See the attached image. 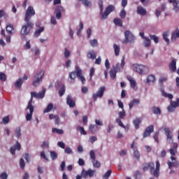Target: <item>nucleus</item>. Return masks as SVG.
<instances>
[{
    "label": "nucleus",
    "mask_w": 179,
    "mask_h": 179,
    "mask_svg": "<svg viewBox=\"0 0 179 179\" xmlns=\"http://www.w3.org/2000/svg\"><path fill=\"white\" fill-rule=\"evenodd\" d=\"M64 152L66 153L67 155H72V153H73L72 149H71V148L69 147H67L64 149Z\"/></svg>",
    "instance_id": "nucleus-57"
},
{
    "label": "nucleus",
    "mask_w": 179,
    "mask_h": 179,
    "mask_svg": "<svg viewBox=\"0 0 179 179\" xmlns=\"http://www.w3.org/2000/svg\"><path fill=\"white\" fill-rule=\"evenodd\" d=\"M50 157L52 160H56L58 158V154L55 151L50 152Z\"/></svg>",
    "instance_id": "nucleus-42"
},
{
    "label": "nucleus",
    "mask_w": 179,
    "mask_h": 179,
    "mask_svg": "<svg viewBox=\"0 0 179 179\" xmlns=\"http://www.w3.org/2000/svg\"><path fill=\"white\" fill-rule=\"evenodd\" d=\"M6 30L8 34H13L15 33V27H13V24H7Z\"/></svg>",
    "instance_id": "nucleus-23"
},
{
    "label": "nucleus",
    "mask_w": 179,
    "mask_h": 179,
    "mask_svg": "<svg viewBox=\"0 0 179 179\" xmlns=\"http://www.w3.org/2000/svg\"><path fill=\"white\" fill-rule=\"evenodd\" d=\"M83 5H85V8H89L90 6H92V2L89 0H80Z\"/></svg>",
    "instance_id": "nucleus-40"
},
{
    "label": "nucleus",
    "mask_w": 179,
    "mask_h": 179,
    "mask_svg": "<svg viewBox=\"0 0 179 179\" xmlns=\"http://www.w3.org/2000/svg\"><path fill=\"white\" fill-rule=\"evenodd\" d=\"M153 131H155V126H153V124L148 126L144 131L143 138H148V136H150V134H152Z\"/></svg>",
    "instance_id": "nucleus-15"
},
{
    "label": "nucleus",
    "mask_w": 179,
    "mask_h": 179,
    "mask_svg": "<svg viewBox=\"0 0 179 179\" xmlns=\"http://www.w3.org/2000/svg\"><path fill=\"white\" fill-rule=\"evenodd\" d=\"M151 110H152L153 114H155L157 115H160V114H162V110L159 107L152 106L151 108Z\"/></svg>",
    "instance_id": "nucleus-29"
},
{
    "label": "nucleus",
    "mask_w": 179,
    "mask_h": 179,
    "mask_svg": "<svg viewBox=\"0 0 179 179\" xmlns=\"http://www.w3.org/2000/svg\"><path fill=\"white\" fill-rule=\"evenodd\" d=\"M133 70L139 75H146L149 73V67L142 64H133Z\"/></svg>",
    "instance_id": "nucleus-4"
},
{
    "label": "nucleus",
    "mask_w": 179,
    "mask_h": 179,
    "mask_svg": "<svg viewBox=\"0 0 179 179\" xmlns=\"http://www.w3.org/2000/svg\"><path fill=\"white\" fill-rule=\"evenodd\" d=\"M90 156L92 160H96V154L94 153V150H92L90 152Z\"/></svg>",
    "instance_id": "nucleus-55"
},
{
    "label": "nucleus",
    "mask_w": 179,
    "mask_h": 179,
    "mask_svg": "<svg viewBox=\"0 0 179 179\" xmlns=\"http://www.w3.org/2000/svg\"><path fill=\"white\" fill-rule=\"evenodd\" d=\"M89 130L90 131L91 134H92V135H94V134L99 131V127H97L96 124H90Z\"/></svg>",
    "instance_id": "nucleus-25"
},
{
    "label": "nucleus",
    "mask_w": 179,
    "mask_h": 179,
    "mask_svg": "<svg viewBox=\"0 0 179 179\" xmlns=\"http://www.w3.org/2000/svg\"><path fill=\"white\" fill-rule=\"evenodd\" d=\"M44 29H45L44 27H41L38 29H36L34 33V37H36V38L38 37H40V35L41 34V33L44 31Z\"/></svg>",
    "instance_id": "nucleus-28"
},
{
    "label": "nucleus",
    "mask_w": 179,
    "mask_h": 179,
    "mask_svg": "<svg viewBox=\"0 0 179 179\" xmlns=\"http://www.w3.org/2000/svg\"><path fill=\"white\" fill-rule=\"evenodd\" d=\"M116 122H117L119 127H121L122 128H124L125 129V128H126L125 125L124 124V123H122V121H121V119L117 118Z\"/></svg>",
    "instance_id": "nucleus-54"
},
{
    "label": "nucleus",
    "mask_w": 179,
    "mask_h": 179,
    "mask_svg": "<svg viewBox=\"0 0 179 179\" xmlns=\"http://www.w3.org/2000/svg\"><path fill=\"white\" fill-rule=\"evenodd\" d=\"M90 43L92 45V47H96L99 44V43L97 42V41L96 39L90 40Z\"/></svg>",
    "instance_id": "nucleus-56"
},
{
    "label": "nucleus",
    "mask_w": 179,
    "mask_h": 179,
    "mask_svg": "<svg viewBox=\"0 0 179 179\" xmlns=\"http://www.w3.org/2000/svg\"><path fill=\"white\" fill-rule=\"evenodd\" d=\"M113 50H114L115 55L116 57H118V55H120V52L121 51V48H120V45L117 44H114Z\"/></svg>",
    "instance_id": "nucleus-30"
},
{
    "label": "nucleus",
    "mask_w": 179,
    "mask_h": 179,
    "mask_svg": "<svg viewBox=\"0 0 179 179\" xmlns=\"http://www.w3.org/2000/svg\"><path fill=\"white\" fill-rule=\"evenodd\" d=\"M115 10V6L113 5H109L105 10V12L103 13V11L101 13L100 19L101 20H106L107 17H108V15L111 12H114Z\"/></svg>",
    "instance_id": "nucleus-6"
},
{
    "label": "nucleus",
    "mask_w": 179,
    "mask_h": 179,
    "mask_svg": "<svg viewBox=\"0 0 179 179\" xmlns=\"http://www.w3.org/2000/svg\"><path fill=\"white\" fill-rule=\"evenodd\" d=\"M113 23H115V24L116 26H119L120 27H122V20L120 18H115L113 20Z\"/></svg>",
    "instance_id": "nucleus-34"
},
{
    "label": "nucleus",
    "mask_w": 179,
    "mask_h": 179,
    "mask_svg": "<svg viewBox=\"0 0 179 179\" xmlns=\"http://www.w3.org/2000/svg\"><path fill=\"white\" fill-rule=\"evenodd\" d=\"M169 169H171V167H178L179 163L178 162H171L168 161Z\"/></svg>",
    "instance_id": "nucleus-36"
},
{
    "label": "nucleus",
    "mask_w": 179,
    "mask_h": 179,
    "mask_svg": "<svg viewBox=\"0 0 179 179\" xmlns=\"http://www.w3.org/2000/svg\"><path fill=\"white\" fill-rule=\"evenodd\" d=\"M64 94H65V85H63L62 87L59 90V97H62Z\"/></svg>",
    "instance_id": "nucleus-47"
},
{
    "label": "nucleus",
    "mask_w": 179,
    "mask_h": 179,
    "mask_svg": "<svg viewBox=\"0 0 179 179\" xmlns=\"http://www.w3.org/2000/svg\"><path fill=\"white\" fill-rule=\"evenodd\" d=\"M125 66V56H123L121 60V64L117 63L115 66H113V69L110 71V77L111 79H115L117 76V73L121 71V68Z\"/></svg>",
    "instance_id": "nucleus-2"
},
{
    "label": "nucleus",
    "mask_w": 179,
    "mask_h": 179,
    "mask_svg": "<svg viewBox=\"0 0 179 179\" xmlns=\"http://www.w3.org/2000/svg\"><path fill=\"white\" fill-rule=\"evenodd\" d=\"M160 173V162L159 161H156V168L155 170L152 172L154 177H159Z\"/></svg>",
    "instance_id": "nucleus-19"
},
{
    "label": "nucleus",
    "mask_w": 179,
    "mask_h": 179,
    "mask_svg": "<svg viewBox=\"0 0 179 179\" xmlns=\"http://www.w3.org/2000/svg\"><path fill=\"white\" fill-rule=\"evenodd\" d=\"M0 178L8 179V174L6 173V172H3L1 174H0Z\"/></svg>",
    "instance_id": "nucleus-63"
},
{
    "label": "nucleus",
    "mask_w": 179,
    "mask_h": 179,
    "mask_svg": "<svg viewBox=\"0 0 179 179\" xmlns=\"http://www.w3.org/2000/svg\"><path fill=\"white\" fill-rule=\"evenodd\" d=\"M33 27H34V24L31 21H25V24L22 25L21 29V34L28 36Z\"/></svg>",
    "instance_id": "nucleus-3"
},
{
    "label": "nucleus",
    "mask_w": 179,
    "mask_h": 179,
    "mask_svg": "<svg viewBox=\"0 0 179 179\" xmlns=\"http://www.w3.org/2000/svg\"><path fill=\"white\" fill-rule=\"evenodd\" d=\"M144 40H145L144 41V46L145 47H150V43H151L150 39L148 37H147V38H145Z\"/></svg>",
    "instance_id": "nucleus-51"
},
{
    "label": "nucleus",
    "mask_w": 179,
    "mask_h": 179,
    "mask_svg": "<svg viewBox=\"0 0 179 179\" xmlns=\"http://www.w3.org/2000/svg\"><path fill=\"white\" fill-rule=\"evenodd\" d=\"M92 164H93L94 167H95V169H99V167L101 166L100 162L96 159H94L92 161Z\"/></svg>",
    "instance_id": "nucleus-43"
},
{
    "label": "nucleus",
    "mask_w": 179,
    "mask_h": 179,
    "mask_svg": "<svg viewBox=\"0 0 179 179\" xmlns=\"http://www.w3.org/2000/svg\"><path fill=\"white\" fill-rule=\"evenodd\" d=\"M96 173V171L92 170V169H89L88 171H85V169H83L82 172H81V176L83 177V178H87V177H90V178H92V177H93V176H94V173Z\"/></svg>",
    "instance_id": "nucleus-12"
},
{
    "label": "nucleus",
    "mask_w": 179,
    "mask_h": 179,
    "mask_svg": "<svg viewBox=\"0 0 179 179\" xmlns=\"http://www.w3.org/2000/svg\"><path fill=\"white\" fill-rule=\"evenodd\" d=\"M162 96L164 97H168V99H170L171 100L173 99V94H167L166 92L164 91H162Z\"/></svg>",
    "instance_id": "nucleus-48"
},
{
    "label": "nucleus",
    "mask_w": 179,
    "mask_h": 179,
    "mask_svg": "<svg viewBox=\"0 0 179 179\" xmlns=\"http://www.w3.org/2000/svg\"><path fill=\"white\" fill-rule=\"evenodd\" d=\"M173 10H175V12H179V1H177L176 2H174V3H173Z\"/></svg>",
    "instance_id": "nucleus-49"
},
{
    "label": "nucleus",
    "mask_w": 179,
    "mask_h": 179,
    "mask_svg": "<svg viewBox=\"0 0 179 179\" xmlns=\"http://www.w3.org/2000/svg\"><path fill=\"white\" fill-rule=\"evenodd\" d=\"M125 40L124 43H132L135 41V36L129 31L124 32Z\"/></svg>",
    "instance_id": "nucleus-13"
},
{
    "label": "nucleus",
    "mask_w": 179,
    "mask_h": 179,
    "mask_svg": "<svg viewBox=\"0 0 179 179\" xmlns=\"http://www.w3.org/2000/svg\"><path fill=\"white\" fill-rule=\"evenodd\" d=\"M166 81H167V77L166 76H162L159 79V83H163V82H166Z\"/></svg>",
    "instance_id": "nucleus-64"
},
{
    "label": "nucleus",
    "mask_w": 179,
    "mask_h": 179,
    "mask_svg": "<svg viewBox=\"0 0 179 179\" xmlns=\"http://www.w3.org/2000/svg\"><path fill=\"white\" fill-rule=\"evenodd\" d=\"M143 170L144 171H148V170H150V173L153 174V170H155V163L150 162L144 164L143 165Z\"/></svg>",
    "instance_id": "nucleus-14"
},
{
    "label": "nucleus",
    "mask_w": 179,
    "mask_h": 179,
    "mask_svg": "<svg viewBox=\"0 0 179 179\" xmlns=\"http://www.w3.org/2000/svg\"><path fill=\"white\" fill-rule=\"evenodd\" d=\"M34 15H36L34 8H33L32 6H29L25 13L24 22H30V20L31 19V16H34Z\"/></svg>",
    "instance_id": "nucleus-9"
},
{
    "label": "nucleus",
    "mask_w": 179,
    "mask_h": 179,
    "mask_svg": "<svg viewBox=\"0 0 179 179\" xmlns=\"http://www.w3.org/2000/svg\"><path fill=\"white\" fill-rule=\"evenodd\" d=\"M141 122H142V119L141 117H136L133 121V124L136 129H139V125H141Z\"/></svg>",
    "instance_id": "nucleus-27"
},
{
    "label": "nucleus",
    "mask_w": 179,
    "mask_h": 179,
    "mask_svg": "<svg viewBox=\"0 0 179 179\" xmlns=\"http://www.w3.org/2000/svg\"><path fill=\"white\" fill-rule=\"evenodd\" d=\"M159 134L160 133L159 131H156L153 136V138H154L155 142H157V143H159Z\"/></svg>",
    "instance_id": "nucleus-59"
},
{
    "label": "nucleus",
    "mask_w": 179,
    "mask_h": 179,
    "mask_svg": "<svg viewBox=\"0 0 179 179\" xmlns=\"http://www.w3.org/2000/svg\"><path fill=\"white\" fill-rule=\"evenodd\" d=\"M21 147L22 146L20 145V143H19V141H17L16 145H15L13 147H11L10 148V152L11 155H15L16 150H20Z\"/></svg>",
    "instance_id": "nucleus-20"
},
{
    "label": "nucleus",
    "mask_w": 179,
    "mask_h": 179,
    "mask_svg": "<svg viewBox=\"0 0 179 179\" xmlns=\"http://www.w3.org/2000/svg\"><path fill=\"white\" fill-rule=\"evenodd\" d=\"M177 107H179V98H177L176 101H171V103L168 106L167 110L169 113H174Z\"/></svg>",
    "instance_id": "nucleus-10"
},
{
    "label": "nucleus",
    "mask_w": 179,
    "mask_h": 179,
    "mask_svg": "<svg viewBox=\"0 0 179 179\" xmlns=\"http://www.w3.org/2000/svg\"><path fill=\"white\" fill-rule=\"evenodd\" d=\"M20 169H22V170H24V167L26 166V164L24 163V159H23V158H21L20 159Z\"/></svg>",
    "instance_id": "nucleus-50"
},
{
    "label": "nucleus",
    "mask_w": 179,
    "mask_h": 179,
    "mask_svg": "<svg viewBox=\"0 0 179 179\" xmlns=\"http://www.w3.org/2000/svg\"><path fill=\"white\" fill-rule=\"evenodd\" d=\"M54 108V105L52 103H49L45 109H44L43 113H50Z\"/></svg>",
    "instance_id": "nucleus-39"
},
{
    "label": "nucleus",
    "mask_w": 179,
    "mask_h": 179,
    "mask_svg": "<svg viewBox=\"0 0 179 179\" xmlns=\"http://www.w3.org/2000/svg\"><path fill=\"white\" fill-rule=\"evenodd\" d=\"M77 131H80L81 135H87V132L85 131V128L83 127H77Z\"/></svg>",
    "instance_id": "nucleus-44"
},
{
    "label": "nucleus",
    "mask_w": 179,
    "mask_h": 179,
    "mask_svg": "<svg viewBox=\"0 0 179 179\" xmlns=\"http://www.w3.org/2000/svg\"><path fill=\"white\" fill-rule=\"evenodd\" d=\"M140 103H141V100L134 99L129 103V110H131L132 107H134V106H138V104H140Z\"/></svg>",
    "instance_id": "nucleus-24"
},
{
    "label": "nucleus",
    "mask_w": 179,
    "mask_h": 179,
    "mask_svg": "<svg viewBox=\"0 0 179 179\" xmlns=\"http://www.w3.org/2000/svg\"><path fill=\"white\" fill-rule=\"evenodd\" d=\"M55 12L57 19L59 20L62 17V13H65V8H64L62 6H57L55 8Z\"/></svg>",
    "instance_id": "nucleus-16"
},
{
    "label": "nucleus",
    "mask_w": 179,
    "mask_h": 179,
    "mask_svg": "<svg viewBox=\"0 0 179 179\" xmlns=\"http://www.w3.org/2000/svg\"><path fill=\"white\" fill-rule=\"evenodd\" d=\"M15 135L16 138H19L20 136H22V129H20V127H17L15 128Z\"/></svg>",
    "instance_id": "nucleus-35"
},
{
    "label": "nucleus",
    "mask_w": 179,
    "mask_h": 179,
    "mask_svg": "<svg viewBox=\"0 0 179 179\" xmlns=\"http://www.w3.org/2000/svg\"><path fill=\"white\" fill-rule=\"evenodd\" d=\"M66 104L70 107V108H73V107L76 106L75 101L72 100V96L69 95L66 98Z\"/></svg>",
    "instance_id": "nucleus-21"
},
{
    "label": "nucleus",
    "mask_w": 179,
    "mask_h": 179,
    "mask_svg": "<svg viewBox=\"0 0 179 179\" xmlns=\"http://www.w3.org/2000/svg\"><path fill=\"white\" fill-rule=\"evenodd\" d=\"M164 132L166 135L167 141L169 142V143H173V134L170 129L169 127L164 128Z\"/></svg>",
    "instance_id": "nucleus-17"
},
{
    "label": "nucleus",
    "mask_w": 179,
    "mask_h": 179,
    "mask_svg": "<svg viewBox=\"0 0 179 179\" xmlns=\"http://www.w3.org/2000/svg\"><path fill=\"white\" fill-rule=\"evenodd\" d=\"M104 92H106V87H101L96 93L92 94V99L94 101H97V99H101L104 96Z\"/></svg>",
    "instance_id": "nucleus-8"
},
{
    "label": "nucleus",
    "mask_w": 179,
    "mask_h": 179,
    "mask_svg": "<svg viewBox=\"0 0 179 179\" xmlns=\"http://www.w3.org/2000/svg\"><path fill=\"white\" fill-rule=\"evenodd\" d=\"M125 110H124V109H122V111L119 112V117L120 118V120L124 119V117H125Z\"/></svg>",
    "instance_id": "nucleus-61"
},
{
    "label": "nucleus",
    "mask_w": 179,
    "mask_h": 179,
    "mask_svg": "<svg viewBox=\"0 0 179 179\" xmlns=\"http://www.w3.org/2000/svg\"><path fill=\"white\" fill-rule=\"evenodd\" d=\"M137 13L138 15H141V16H145V15L148 13V11H146V9L142 7V6H138L137 7Z\"/></svg>",
    "instance_id": "nucleus-22"
},
{
    "label": "nucleus",
    "mask_w": 179,
    "mask_h": 179,
    "mask_svg": "<svg viewBox=\"0 0 179 179\" xmlns=\"http://www.w3.org/2000/svg\"><path fill=\"white\" fill-rule=\"evenodd\" d=\"M44 78V70L39 71L35 74L34 77V80L32 83L33 86L37 87L43 82V78Z\"/></svg>",
    "instance_id": "nucleus-5"
},
{
    "label": "nucleus",
    "mask_w": 179,
    "mask_h": 179,
    "mask_svg": "<svg viewBox=\"0 0 179 179\" xmlns=\"http://www.w3.org/2000/svg\"><path fill=\"white\" fill-rule=\"evenodd\" d=\"M76 78H79L83 85H85L86 82V78H85V76H83V73H82V69H80L79 66H76L75 71L69 73V79H70V83H74L75 79H76Z\"/></svg>",
    "instance_id": "nucleus-1"
},
{
    "label": "nucleus",
    "mask_w": 179,
    "mask_h": 179,
    "mask_svg": "<svg viewBox=\"0 0 179 179\" xmlns=\"http://www.w3.org/2000/svg\"><path fill=\"white\" fill-rule=\"evenodd\" d=\"M134 157H136V159H137V160H139V159H141V154L139 153V151H138V150H134Z\"/></svg>",
    "instance_id": "nucleus-52"
},
{
    "label": "nucleus",
    "mask_w": 179,
    "mask_h": 179,
    "mask_svg": "<svg viewBox=\"0 0 179 179\" xmlns=\"http://www.w3.org/2000/svg\"><path fill=\"white\" fill-rule=\"evenodd\" d=\"M52 131L53 132V134L56 132L57 134H59V135H62V134H64V130L57 128H53L52 129Z\"/></svg>",
    "instance_id": "nucleus-45"
},
{
    "label": "nucleus",
    "mask_w": 179,
    "mask_h": 179,
    "mask_svg": "<svg viewBox=\"0 0 179 179\" xmlns=\"http://www.w3.org/2000/svg\"><path fill=\"white\" fill-rule=\"evenodd\" d=\"M134 179H141L142 178V173L139 171H136L134 175Z\"/></svg>",
    "instance_id": "nucleus-41"
},
{
    "label": "nucleus",
    "mask_w": 179,
    "mask_h": 179,
    "mask_svg": "<svg viewBox=\"0 0 179 179\" xmlns=\"http://www.w3.org/2000/svg\"><path fill=\"white\" fill-rule=\"evenodd\" d=\"M177 37L179 38V30L176 29V31L173 32L171 34V41H176L177 40Z\"/></svg>",
    "instance_id": "nucleus-31"
},
{
    "label": "nucleus",
    "mask_w": 179,
    "mask_h": 179,
    "mask_svg": "<svg viewBox=\"0 0 179 179\" xmlns=\"http://www.w3.org/2000/svg\"><path fill=\"white\" fill-rule=\"evenodd\" d=\"M150 40H153L155 44H157V43H159V38L156 35H150Z\"/></svg>",
    "instance_id": "nucleus-46"
},
{
    "label": "nucleus",
    "mask_w": 179,
    "mask_h": 179,
    "mask_svg": "<svg viewBox=\"0 0 179 179\" xmlns=\"http://www.w3.org/2000/svg\"><path fill=\"white\" fill-rule=\"evenodd\" d=\"M99 6L100 8V15H101V13L103 12V0H99Z\"/></svg>",
    "instance_id": "nucleus-62"
},
{
    "label": "nucleus",
    "mask_w": 179,
    "mask_h": 179,
    "mask_svg": "<svg viewBox=\"0 0 179 179\" xmlns=\"http://www.w3.org/2000/svg\"><path fill=\"white\" fill-rule=\"evenodd\" d=\"M26 110H29V113H27L26 120L27 121H31V118H33V113H34V106L31 103V100L29 101Z\"/></svg>",
    "instance_id": "nucleus-7"
},
{
    "label": "nucleus",
    "mask_w": 179,
    "mask_h": 179,
    "mask_svg": "<svg viewBox=\"0 0 179 179\" xmlns=\"http://www.w3.org/2000/svg\"><path fill=\"white\" fill-rule=\"evenodd\" d=\"M169 68L171 72H176L177 71V59H174L172 60L169 63Z\"/></svg>",
    "instance_id": "nucleus-18"
},
{
    "label": "nucleus",
    "mask_w": 179,
    "mask_h": 179,
    "mask_svg": "<svg viewBox=\"0 0 179 179\" xmlns=\"http://www.w3.org/2000/svg\"><path fill=\"white\" fill-rule=\"evenodd\" d=\"M111 173H112L111 170L107 171V172L103 176V178L108 179L110 176H111Z\"/></svg>",
    "instance_id": "nucleus-58"
},
{
    "label": "nucleus",
    "mask_w": 179,
    "mask_h": 179,
    "mask_svg": "<svg viewBox=\"0 0 179 179\" xmlns=\"http://www.w3.org/2000/svg\"><path fill=\"white\" fill-rule=\"evenodd\" d=\"M44 96H45V89H43L41 92H31V103H33V97H36V99H44Z\"/></svg>",
    "instance_id": "nucleus-11"
},
{
    "label": "nucleus",
    "mask_w": 179,
    "mask_h": 179,
    "mask_svg": "<svg viewBox=\"0 0 179 179\" xmlns=\"http://www.w3.org/2000/svg\"><path fill=\"white\" fill-rule=\"evenodd\" d=\"M127 80L130 82L131 88L134 89V90H136V81L132 79L131 76H128Z\"/></svg>",
    "instance_id": "nucleus-26"
},
{
    "label": "nucleus",
    "mask_w": 179,
    "mask_h": 179,
    "mask_svg": "<svg viewBox=\"0 0 179 179\" xmlns=\"http://www.w3.org/2000/svg\"><path fill=\"white\" fill-rule=\"evenodd\" d=\"M162 37H163V39L164 40V41H166L167 45H169L170 44V39H169V31H165L162 34Z\"/></svg>",
    "instance_id": "nucleus-32"
},
{
    "label": "nucleus",
    "mask_w": 179,
    "mask_h": 179,
    "mask_svg": "<svg viewBox=\"0 0 179 179\" xmlns=\"http://www.w3.org/2000/svg\"><path fill=\"white\" fill-rule=\"evenodd\" d=\"M0 80L5 82L6 80V75L3 73H0Z\"/></svg>",
    "instance_id": "nucleus-60"
},
{
    "label": "nucleus",
    "mask_w": 179,
    "mask_h": 179,
    "mask_svg": "<svg viewBox=\"0 0 179 179\" xmlns=\"http://www.w3.org/2000/svg\"><path fill=\"white\" fill-rule=\"evenodd\" d=\"M156 80V77L154 75H150L147 78V83H152Z\"/></svg>",
    "instance_id": "nucleus-38"
},
{
    "label": "nucleus",
    "mask_w": 179,
    "mask_h": 179,
    "mask_svg": "<svg viewBox=\"0 0 179 179\" xmlns=\"http://www.w3.org/2000/svg\"><path fill=\"white\" fill-rule=\"evenodd\" d=\"M87 57V58H90V59H96V53L94 52V50H90L88 52Z\"/></svg>",
    "instance_id": "nucleus-33"
},
{
    "label": "nucleus",
    "mask_w": 179,
    "mask_h": 179,
    "mask_svg": "<svg viewBox=\"0 0 179 179\" xmlns=\"http://www.w3.org/2000/svg\"><path fill=\"white\" fill-rule=\"evenodd\" d=\"M23 85V78H19L15 84V87L20 88L22 87V85Z\"/></svg>",
    "instance_id": "nucleus-37"
},
{
    "label": "nucleus",
    "mask_w": 179,
    "mask_h": 179,
    "mask_svg": "<svg viewBox=\"0 0 179 179\" xmlns=\"http://www.w3.org/2000/svg\"><path fill=\"white\" fill-rule=\"evenodd\" d=\"M120 16L121 19H125V17L127 16V11H125L124 9H122L120 11Z\"/></svg>",
    "instance_id": "nucleus-53"
}]
</instances>
